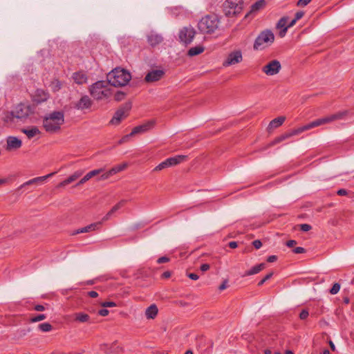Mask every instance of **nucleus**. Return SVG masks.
<instances>
[{
	"label": "nucleus",
	"mask_w": 354,
	"mask_h": 354,
	"mask_svg": "<svg viewBox=\"0 0 354 354\" xmlns=\"http://www.w3.org/2000/svg\"><path fill=\"white\" fill-rule=\"evenodd\" d=\"M347 113H348V111H339L337 113H335L334 114H332V115H328V116H326V117H324L322 118L317 119L306 125H304L297 129H293L288 133H286L276 138L271 143V145H274L275 144L279 143L281 141H283L290 137L300 134L302 132H304L305 131H308L310 129H313V128H315V127H319V126H321V125H323V124H325L327 123H330L335 120H342L347 115Z\"/></svg>",
	"instance_id": "nucleus-1"
},
{
	"label": "nucleus",
	"mask_w": 354,
	"mask_h": 354,
	"mask_svg": "<svg viewBox=\"0 0 354 354\" xmlns=\"http://www.w3.org/2000/svg\"><path fill=\"white\" fill-rule=\"evenodd\" d=\"M64 122V115L62 111H54L46 115L43 120V126L47 132L54 133L60 129Z\"/></svg>",
	"instance_id": "nucleus-2"
},
{
	"label": "nucleus",
	"mask_w": 354,
	"mask_h": 354,
	"mask_svg": "<svg viewBox=\"0 0 354 354\" xmlns=\"http://www.w3.org/2000/svg\"><path fill=\"white\" fill-rule=\"evenodd\" d=\"M131 74L124 69L116 68L107 74L109 84L120 87L125 86L131 80Z\"/></svg>",
	"instance_id": "nucleus-3"
},
{
	"label": "nucleus",
	"mask_w": 354,
	"mask_h": 354,
	"mask_svg": "<svg viewBox=\"0 0 354 354\" xmlns=\"http://www.w3.org/2000/svg\"><path fill=\"white\" fill-rule=\"evenodd\" d=\"M219 25V20L216 15H209L203 17L198 24V29L203 33L214 32Z\"/></svg>",
	"instance_id": "nucleus-4"
},
{
	"label": "nucleus",
	"mask_w": 354,
	"mask_h": 354,
	"mask_svg": "<svg viewBox=\"0 0 354 354\" xmlns=\"http://www.w3.org/2000/svg\"><path fill=\"white\" fill-rule=\"evenodd\" d=\"M107 84L104 81H98L92 84L89 88L91 96L97 100L109 97L111 95V91Z\"/></svg>",
	"instance_id": "nucleus-5"
},
{
	"label": "nucleus",
	"mask_w": 354,
	"mask_h": 354,
	"mask_svg": "<svg viewBox=\"0 0 354 354\" xmlns=\"http://www.w3.org/2000/svg\"><path fill=\"white\" fill-rule=\"evenodd\" d=\"M274 41V35L270 30H266L260 32L256 38L253 48L256 50H263L270 46Z\"/></svg>",
	"instance_id": "nucleus-6"
},
{
	"label": "nucleus",
	"mask_w": 354,
	"mask_h": 354,
	"mask_svg": "<svg viewBox=\"0 0 354 354\" xmlns=\"http://www.w3.org/2000/svg\"><path fill=\"white\" fill-rule=\"evenodd\" d=\"M31 113L30 106L25 104H19L12 111L13 117L18 119H25Z\"/></svg>",
	"instance_id": "nucleus-7"
},
{
	"label": "nucleus",
	"mask_w": 354,
	"mask_h": 354,
	"mask_svg": "<svg viewBox=\"0 0 354 354\" xmlns=\"http://www.w3.org/2000/svg\"><path fill=\"white\" fill-rule=\"evenodd\" d=\"M241 0H227L225 3V9L228 15H234L241 10Z\"/></svg>",
	"instance_id": "nucleus-8"
},
{
	"label": "nucleus",
	"mask_w": 354,
	"mask_h": 354,
	"mask_svg": "<svg viewBox=\"0 0 354 354\" xmlns=\"http://www.w3.org/2000/svg\"><path fill=\"white\" fill-rule=\"evenodd\" d=\"M195 34L196 31L192 27H184L179 32V39L185 44H189L193 41Z\"/></svg>",
	"instance_id": "nucleus-9"
},
{
	"label": "nucleus",
	"mask_w": 354,
	"mask_h": 354,
	"mask_svg": "<svg viewBox=\"0 0 354 354\" xmlns=\"http://www.w3.org/2000/svg\"><path fill=\"white\" fill-rule=\"evenodd\" d=\"M242 60H243L242 52L240 50H234V51L231 52L230 53H229L227 58L223 62V65L226 67V66L239 64V63L241 62Z\"/></svg>",
	"instance_id": "nucleus-10"
},
{
	"label": "nucleus",
	"mask_w": 354,
	"mask_h": 354,
	"mask_svg": "<svg viewBox=\"0 0 354 354\" xmlns=\"http://www.w3.org/2000/svg\"><path fill=\"white\" fill-rule=\"evenodd\" d=\"M281 68V65L278 60H272L262 68V71L269 76H272L279 73Z\"/></svg>",
	"instance_id": "nucleus-11"
},
{
	"label": "nucleus",
	"mask_w": 354,
	"mask_h": 354,
	"mask_svg": "<svg viewBox=\"0 0 354 354\" xmlns=\"http://www.w3.org/2000/svg\"><path fill=\"white\" fill-rule=\"evenodd\" d=\"M129 110V107H122L119 109L114 114L113 117L110 121V123L113 125H118L120 123V122L126 118L128 115V111Z\"/></svg>",
	"instance_id": "nucleus-12"
},
{
	"label": "nucleus",
	"mask_w": 354,
	"mask_h": 354,
	"mask_svg": "<svg viewBox=\"0 0 354 354\" xmlns=\"http://www.w3.org/2000/svg\"><path fill=\"white\" fill-rule=\"evenodd\" d=\"M165 73V71L162 69L152 70L146 75L145 80L147 82H157L163 77Z\"/></svg>",
	"instance_id": "nucleus-13"
},
{
	"label": "nucleus",
	"mask_w": 354,
	"mask_h": 354,
	"mask_svg": "<svg viewBox=\"0 0 354 354\" xmlns=\"http://www.w3.org/2000/svg\"><path fill=\"white\" fill-rule=\"evenodd\" d=\"M22 146L21 140L15 136H8L6 138V150L18 149Z\"/></svg>",
	"instance_id": "nucleus-14"
},
{
	"label": "nucleus",
	"mask_w": 354,
	"mask_h": 354,
	"mask_svg": "<svg viewBox=\"0 0 354 354\" xmlns=\"http://www.w3.org/2000/svg\"><path fill=\"white\" fill-rule=\"evenodd\" d=\"M153 125H154L153 121H149L145 124L137 126L132 129V131L131 132V135L135 136L136 134L144 133L147 132V131L150 130L151 129H152Z\"/></svg>",
	"instance_id": "nucleus-15"
},
{
	"label": "nucleus",
	"mask_w": 354,
	"mask_h": 354,
	"mask_svg": "<svg viewBox=\"0 0 354 354\" xmlns=\"http://www.w3.org/2000/svg\"><path fill=\"white\" fill-rule=\"evenodd\" d=\"M92 104V101L87 95L82 96L80 100L75 104V107L80 110L89 109Z\"/></svg>",
	"instance_id": "nucleus-16"
},
{
	"label": "nucleus",
	"mask_w": 354,
	"mask_h": 354,
	"mask_svg": "<svg viewBox=\"0 0 354 354\" xmlns=\"http://www.w3.org/2000/svg\"><path fill=\"white\" fill-rule=\"evenodd\" d=\"M104 222V221H102V220L101 221L91 223V224H90V225L86 226V227H84L78 229L75 232V234L87 233V232H92V231L97 230L100 229L101 225Z\"/></svg>",
	"instance_id": "nucleus-17"
},
{
	"label": "nucleus",
	"mask_w": 354,
	"mask_h": 354,
	"mask_svg": "<svg viewBox=\"0 0 354 354\" xmlns=\"http://www.w3.org/2000/svg\"><path fill=\"white\" fill-rule=\"evenodd\" d=\"M55 174V172H53V173H50L48 175H46V176H39V177H36V178H32L26 182H25L24 184H22L21 185V188L26 186V185H33V184H35V183H42L44 181H45L47 178L53 176L54 174Z\"/></svg>",
	"instance_id": "nucleus-18"
},
{
	"label": "nucleus",
	"mask_w": 354,
	"mask_h": 354,
	"mask_svg": "<svg viewBox=\"0 0 354 354\" xmlns=\"http://www.w3.org/2000/svg\"><path fill=\"white\" fill-rule=\"evenodd\" d=\"M162 37L156 32H151L147 35V41L152 46H156L162 41Z\"/></svg>",
	"instance_id": "nucleus-19"
},
{
	"label": "nucleus",
	"mask_w": 354,
	"mask_h": 354,
	"mask_svg": "<svg viewBox=\"0 0 354 354\" xmlns=\"http://www.w3.org/2000/svg\"><path fill=\"white\" fill-rule=\"evenodd\" d=\"M158 313V308L156 304H151L150 305L146 310H145V317L148 319H153Z\"/></svg>",
	"instance_id": "nucleus-20"
},
{
	"label": "nucleus",
	"mask_w": 354,
	"mask_h": 354,
	"mask_svg": "<svg viewBox=\"0 0 354 354\" xmlns=\"http://www.w3.org/2000/svg\"><path fill=\"white\" fill-rule=\"evenodd\" d=\"M72 78L73 81L77 84H83L87 82V76L82 71H78L73 74Z\"/></svg>",
	"instance_id": "nucleus-21"
},
{
	"label": "nucleus",
	"mask_w": 354,
	"mask_h": 354,
	"mask_svg": "<svg viewBox=\"0 0 354 354\" xmlns=\"http://www.w3.org/2000/svg\"><path fill=\"white\" fill-rule=\"evenodd\" d=\"M49 97V95L48 93L44 91L42 89H37L35 91V94L34 95V100L37 103H41L46 101Z\"/></svg>",
	"instance_id": "nucleus-22"
},
{
	"label": "nucleus",
	"mask_w": 354,
	"mask_h": 354,
	"mask_svg": "<svg viewBox=\"0 0 354 354\" xmlns=\"http://www.w3.org/2000/svg\"><path fill=\"white\" fill-rule=\"evenodd\" d=\"M126 203V201L122 200L119 203H118L116 205H115L109 212L102 218V221H108L110 217L112 216L113 213H115L117 210L120 209L124 204Z\"/></svg>",
	"instance_id": "nucleus-23"
},
{
	"label": "nucleus",
	"mask_w": 354,
	"mask_h": 354,
	"mask_svg": "<svg viewBox=\"0 0 354 354\" xmlns=\"http://www.w3.org/2000/svg\"><path fill=\"white\" fill-rule=\"evenodd\" d=\"M186 158H187V156H185L179 155V156H176L174 157L169 158L167 160V162H168L169 166L171 167V166H175V165L182 162L183 161H184L186 159Z\"/></svg>",
	"instance_id": "nucleus-24"
},
{
	"label": "nucleus",
	"mask_w": 354,
	"mask_h": 354,
	"mask_svg": "<svg viewBox=\"0 0 354 354\" xmlns=\"http://www.w3.org/2000/svg\"><path fill=\"white\" fill-rule=\"evenodd\" d=\"M266 267V264L264 263H261L260 264H258L254 267H252L250 270H248L244 276H250L252 274H255L259 273L261 270L264 269Z\"/></svg>",
	"instance_id": "nucleus-25"
},
{
	"label": "nucleus",
	"mask_w": 354,
	"mask_h": 354,
	"mask_svg": "<svg viewBox=\"0 0 354 354\" xmlns=\"http://www.w3.org/2000/svg\"><path fill=\"white\" fill-rule=\"evenodd\" d=\"M286 118L284 116H280L272 120L268 126L270 129H275L280 127L285 121Z\"/></svg>",
	"instance_id": "nucleus-26"
},
{
	"label": "nucleus",
	"mask_w": 354,
	"mask_h": 354,
	"mask_svg": "<svg viewBox=\"0 0 354 354\" xmlns=\"http://www.w3.org/2000/svg\"><path fill=\"white\" fill-rule=\"evenodd\" d=\"M21 131L25 133L28 138H32L35 137L36 135L39 133V130L36 127H32V128L28 129H22Z\"/></svg>",
	"instance_id": "nucleus-27"
},
{
	"label": "nucleus",
	"mask_w": 354,
	"mask_h": 354,
	"mask_svg": "<svg viewBox=\"0 0 354 354\" xmlns=\"http://www.w3.org/2000/svg\"><path fill=\"white\" fill-rule=\"evenodd\" d=\"M265 5H266V2L264 0L257 1L256 3H254V4H252L251 6L250 12L253 13V12H258L259 10L263 8L265 6Z\"/></svg>",
	"instance_id": "nucleus-28"
},
{
	"label": "nucleus",
	"mask_w": 354,
	"mask_h": 354,
	"mask_svg": "<svg viewBox=\"0 0 354 354\" xmlns=\"http://www.w3.org/2000/svg\"><path fill=\"white\" fill-rule=\"evenodd\" d=\"M204 51V48L201 46H197L191 48L187 53V55L190 57L198 55Z\"/></svg>",
	"instance_id": "nucleus-29"
},
{
	"label": "nucleus",
	"mask_w": 354,
	"mask_h": 354,
	"mask_svg": "<svg viewBox=\"0 0 354 354\" xmlns=\"http://www.w3.org/2000/svg\"><path fill=\"white\" fill-rule=\"evenodd\" d=\"M127 167V163L124 162L120 165H118L112 167L109 171L112 176L124 171Z\"/></svg>",
	"instance_id": "nucleus-30"
},
{
	"label": "nucleus",
	"mask_w": 354,
	"mask_h": 354,
	"mask_svg": "<svg viewBox=\"0 0 354 354\" xmlns=\"http://www.w3.org/2000/svg\"><path fill=\"white\" fill-rule=\"evenodd\" d=\"M84 173V171L82 170H78L75 171L73 174H71L68 178H66L67 182L68 184L73 183L77 178H79Z\"/></svg>",
	"instance_id": "nucleus-31"
},
{
	"label": "nucleus",
	"mask_w": 354,
	"mask_h": 354,
	"mask_svg": "<svg viewBox=\"0 0 354 354\" xmlns=\"http://www.w3.org/2000/svg\"><path fill=\"white\" fill-rule=\"evenodd\" d=\"M75 316L76 321H78V322H82V323L88 322L89 318H90L88 315H87L86 313H76L75 315Z\"/></svg>",
	"instance_id": "nucleus-32"
},
{
	"label": "nucleus",
	"mask_w": 354,
	"mask_h": 354,
	"mask_svg": "<svg viewBox=\"0 0 354 354\" xmlns=\"http://www.w3.org/2000/svg\"><path fill=\"white\" fill-rule=\"evenodd\" d=\"M288 21V17H283L279 19L277 24V28H288V24L287 25Z\"/></svg>",
	"instance_id": "nucleus-33"
},
{
	"label": "nucleus",
	"mask_w": 354,
	"mask_h": 354,
	"mask_svg": "<svg viewBox=\"0 0 354 354\" xmlns=\"http://www.w3.org/2000/svg\"><path fill=\"white\" fill-rule=\"evenodd\" d=\"M38 328L42 332H49L53 329L52 325L47 322L40 324Z\"/></svg>",
	"instance_id": "nucleus-34"
},
{
	"label": "nucleus",
	"mask_w": 354,
	"mask_h": 354,
	"mask_svg": "<svg viewBox=\"0 0 354 354\" xmlns=\"http://www.w3.org/2000/svg\"><path fill=\"white\" fill-rule=\"evenodd\" d=\"M170 167V166L167 162V160L166 159L165 161L160 162L158 165H157L154 168L153 171H160V170L165 169L167 167Z\"/></svg>",
	"instance_id": "nucleus-35"
},
{
	"label": "nucleus",
	"mask_w": 354,
	"mask_h": 354,
	"mask_svg": "<svg viewBox=\"0 0 354 354\" xmlns=\"http://www.w3.org/2000/svg\"><path fill=\"white\" fill-rule=\"evenodd\" d=\"M340 290V285L338 283H335L333 284V287L330 290V293L331 295H336Z\"/></svg>",
	"instance_id": "nucleus-36"
},
{
	"label": "nucleus",
	"mask_w": 354,
	"mask_h": 354,
	"mask_svg": "<svg viewBox=\"0 0 354 354\" xmlns=\"http://www.w3.org/2000/svg\"><path fill=\"white\" fill-rule=\"evenodd\" d=\"M46 315H44V314H41V315H38L35 317H33L30 319V322H40L41 320H44L46 319Z\"/></svg>",
	"instance_id": "nucleus-37"
},
{
	"label": "nucleus",
	"mask_w": 354,
	"mask_h": 354,
	"mask_svg": "<svg viewBox=\"0 0 354 354\" xmlns=\"http://www.w3.org/2000/svg\"><path fill=\"white\" fill-rule=\"evenodd\" d=\"M103 171H104V169L100 168V169L92 170V171H89L88 174L91 178H93V176H95L101 174Z\"/></svg>",
	"instance_id": "nucleus-38"
},
{
	"label": "nucleus",
	"mask_w": 354,
	"mask_h": 354,
	"mask_svg": "<svg viewBox=\"0 0 354 354\" xmlns=\"http://www.w3.org/2000/svg\"><path fill=\"white\" fill-rule=\"evenodd\" d=\"M273 275V273L272 272H270L268 274H267L263 279H262L259 283H258V286H262L267 280L270 279Z\"/></svg>",
	"instance_id": "nucleus-39"
},
{
	"label": "nucleus",
	"mask_w": 354,
	"mask_h": 354,
	"mask_svg": "<svg viewBox=\"0 0 354 354\" xmlns=\"http://www.w3.org/2000/svg\"><path fill=\"white\" fill-rule=\"evenodd\" d=\"M91 178L88 176V174L87 173L77 184L76 187L80 186L84 183H85L86 181L90 180Z\"/></svg>",
	"instance_id": "nucleus-40"
},
{
	"label": "nucleus",
	"mask_w": 354,
	"mask_h": 354,
	"mask_svg": "<svg viewBox=\"0 0 354 354\" xmlns=\"http://www.w3.org/2000/svg\"><path fill=\"white\" fill-rule=\"evenodd\" d=\"M101 306L104 308H111L116 306V304L113 301H105L102 303Z\"/></svg>",
	"instance_id": "nucleus-41"
},
{
	"label": "nucleus",
	"mask_w": 354,
	"mask_h": 354,
	"mask_svg": "<svg viewBox=\"0 0 354 354\" xmlns=\"http://www.w3.org/2000/svg\"><path fill=\"white\" fill-rule=\"evenodd\" d=\"M111 176H112V174H110V171L109 170L108 171H106L101 175V176L100 177V180H107Z\"/></svg>",
	"instance_id": "nucleus-42"
},
{
	"label": "nucleus",
	"mask_w": 354,
	"mask_h": 354,
	"mask_svg": "<svg viewBox=\"0 0 354 354\" xmlns=\"http://www.w3.org/2000/svg\"><path fill=\"white\" fill-rule=\"evenodd\" d=\"M309 315L308 311L306 310H302L299 314V318L302 320L306 319Z\"/></svg>",
	"instance_id": "nucleus-43"
},
{
	"label": "nucleus",
	"mask_w": 354,
	"mask_h": 354,
	"mask_svg": "<svg viewBox=\"0 0 354 354\" xmlns=\"http://www.w3.org/2000/svg\"><path fill=\"white\" fill-rule=\"evenodd\" d=\"M311 226L308 224H301L300 225V230L304 231V232H308L310 230H311Z\"/></svg>",
	"instance_id": "nucleus-44"
},
{
	"label": "nucleus",
	"mask_w": 354,
	"mask_h": 354,
	"mask_svg": "<svg viewBox=\"0 0 354 354\" xmlns=\"http://www.w3.org/2000/svg\"><path fill=\"white\" fill-rule=\"evenodd\" d=\"M131 136H133V135H131V133L128 135H126L124 136H123L121 140L119 141V143L120 144H122V143H124L126 142H127L129 139L130 137Z\"/></svg>",
	"instance_id": "nucleus-45"
},
{
	"label": "nucleus",
	"mask_w": 354,
	"mask_h": 354,
	"mask_svg": "<svg viewBox=\"0 0 354 354\" xmlns=\"http://www.w3.org/2000/svg\"><path fill=\"white\" fill-rule=\"evenodd\" d=\"M306 252L305 249L302 247H297L293 250V252L295 254H302Z\"/></svg>",
	"instance_id": "nucleus-46"
},
{
	"label": "nucleus",
	"mask_w": 354,
	"mask_h": 354,
	"mask_svg": "<svg viewBox=\"0 0 354 354\" xmlns=\"http://www.w3.org/2000/svg\"><path fill=\"white\" fill-rule=\"evenodd\" d=\"M312 0H299L297 2V5L299 6H306L308 5Z\"/></svg>",
	"instance_id": "nucleus-47"
},
{
	"label": "nucleus",
	"mask_w": 354,
	"mask_h": 354,
	"mask_svg": "<svg viewBox=\"0 0 354 354\" xmlns=\"http://www.w3.org/2000/svg\"><path fill=\"white\" fill-rule=\"evenodd\" d=\"M252 245L256 249H259L262 246V243L260 240L254 241L252 242Z\"/></svg>",
	"instance_id": "nucleus-48"
},
{
	"label": "nucleus",
	"mask_w": 354,
	"mask_h": 354,
	"mask_svg": "<svg viewBox=\"0 0 354 354\" xmlns=\"http://www.w3.org/2000/svg\"><path fill=\"white\" fill-rule=\"evenodd\" d=\"M304 15V12L303 11H299L296 12L294 19L297 21L300 19Z\"/></svg>",
	"instance_id": "nucleus-49"
},
{
	"label": "nucleus",
	"mask_w": 354,
	"mask_h": 354,
	"mask_svg": "<svg viewBox=\"0 0 354 354\" xmlns=\"http://www.w3.org/2000/svg\"><path fill=\"white\" fill-rule=\"evenodd\" d=\"M109 310L105 308H102L98 311V314L101 316L105 317L109 315Z\"/></svg>",
	"instance_id": "nucleus-50"
},
{
	"label": "nucleus",
	"mask_w": 354,
	"mask_h": 354,
	"mask_svg": "<svg viewBox=\"0 0 354 354\" xmlns=\"http://www.w3.org/2000/svg\"><path fill=\"white\" fill-rule=\"evenodd\" d=\"M209 268H210V266H209V264H207V263H204V264H202V265L201 266L200 269H201V270L202 272H206V271H207V270L209 269Z\"/></svg>",
	"instance_id": "nucleus-51"
},
{
	"label": "nucleus",
	"mask_w": 354,
	"mask_h": 354,
	"mask_svg": "<svg viewBox=\"0 0 354 354\" xmlns=\"http://www.w3.org/2000/svg\"><path fill=\"white\" fill-rule=\"evenodd\" d=\"M169 258H167L166 257H160L157 260V262H158V263H164L169 261Z\"/></svg>",
	"instance_id": "nucleus-52"
},
{
	"label": "nucleus",
	"mask_w": 354,
	"mask_h": 354,
	"mask_svg": "<svg viewBox=\"0 0 354 354\" xmlns=\"http://www.w3.org/2000/svg\"><path fill=\"white\" fill-rule=\"evenodd\" d=\"M337 194L339 195V196H346L348 194V192L347 190L344 189H339L337 192Z\"/></svg>",
	"instance_id": "nucleus-53"
},
{
	"label": "nucleus",
	"mask_w": 354,
	"mask_h": 354,
	"mask_svg": "<svg viewBox=\"0 0 354 354\" xmlns=\"http://www.w3.org/2000/svg\"><path fill=\"white\" fill-rule=\"evenodd\" d=\"M188 277L192 280H197L198 279L199 277L195 274V273H189L187 274Z\"/></svg>",
	"instance_id": "nucleus-54"
},
{
	"label": "nucleus",
	"mask_w": 354,
	"mask_h": 354,
	"mask_svg": "<svg viewBox=\"0 0 354 354\" xmlns=\"http://www.w3.org/2000/svg\"><path fill=\"white\" fill-rule=\"evenodd\" d=\"M227 287V281L225 280L222 284L219 286L218 289L220 290H223Z\"/></svg>",
	"instance_id": "nucleus-55"
},
{
	"label": "nucleus",
	"mask_w": 354,
	"mask_h": 354,
	"mask_svg": "<svg viewBox=\"0 0 354 354\" xmlns=\"http://www.w3.org/2000/svg\"><path fill=\"white\" fill-rule=\"evenodd\" d=\"M296 244H297V242L295 240H290V241H287V243H286V245L289 248H292Z\"/></svg>",
	"instance_id": "nucleus-56"
},
{
	"label": "nucleus",
	"mask_w": 354,
	"mask_h": 354,
	"mask_svg": "<svg viewBox=\"0 0 354 354\" xmlns=\"http://www.w3.org/2000/svg\"><path fill=\"white\" fill-rule=\"evenodd\" d=\"M277 256H275V255H271V256L268 257V258L267 261H268V262H270V263H272V262L276 261H277Z\"/></svg>",
	"instance_id": "nucleus-57"
},
{
	"label": "nucleus",
	"mask_w": 354,
	"mask_h": 354,
	"mask_svg": "<svg viewBox=\"0 0 354 354\" xmlns=\"http://www.w3.org/2000/svg\"><path fill=\"white\" fill-rule=\"evenodd\" d=\"M288 28H282L281 30L279 32V36L281 37H283L285 36Z\"/></svg>",
	"instance_id": "nucleus-58"
},
{
	"label": "nucleus",
	"mask_w": 354,
	"mask_h": 354,
	"mask_svg": "<svg viewBox=\"0 0 354 354\" xmlns=\"http://www.w3.org/2000/svg\"><path fill=\"white\" fill-rule=\"evenodd\" d=\"M88 295L92 298H95L98 296V293L95 291H90L88 292Z\"/></svg>",
	"instance_id": "nucleus-59"
},
{
	"label": "nucleus",
	"mask_w": 354,
	"mask_h": 354,
	"mask_svg": "<svg viewBox=\"0 0 354 354\" xmlns=\"http://www.w3.org/2000/svg\"><path fill=\"white\" fill-rule=\"evenodd\" d=\"M67 185H68V183L67 182L66 179H65L64 180H63L62 182L59 183L57 187H65Z\"/></svg>",
	"instance_id": "nucleus-60"
},
{
	"label": "nucleus",
	"mask_w": 354,
	"mask_h": 354,
	"mask_svg": "<svg viewBox=\"0 0 354 354\" xmlns=\"http://www.w3.org/2000/svg\"><path fill=\"white\" fill-rule=\"evenodd\" d=\"M35 309L37 310V311H43L45 310V308L44 306L42 305H37L35 306Z\"/></svg>",
	"instance_id": "nucleus-61"
},
{
	"label": "nucleus",
	"mask_w": 354,
	"mask_h": 354,
	"mask_svg": "<svg viewBox=\"0 0 354 354\" xmlns=\"http://www.w3.org/2000/svg\"><path fill=\"white\" fill-rule=\"evenodd\" d=\"M229 246L230 248H236L238 246V244L236 241H231L229 243Z\"/></svg>",
	"instance_id": "nucleus-62"
},
{
	"label": "nucleus",
	"mask_w": 354,
	"mask_h": 354,
	"mask_svg": "<svg viewBox=\"0 0 354 354\" xmlns=\"http://www.w3.org/2000/svg\"><path fill=\"white\" fill-rule=\"evenodd\" d=\"M170 276H171V273L169 271H166V272H163V274H162V277L163 278H169V277H170Z\"/></svg>",
	"instance_id": "nucleus-63"
},
{
	"label": "nucleus",
	"mask_w": 354,
	"mask_h": 354,
	"mask_svg": "<svg viewBox=\"0 0 354 354\" xmlns=\"http://www.w3.org/2000/svg\"><path fill=\"white\" fill-rule=\"evenodd\" d=\"M329 345L332 351L335 350V346L331 340L329 341Z\"/></svg>",
	"instance_id": "nucleus-64"
}]
</instances>
